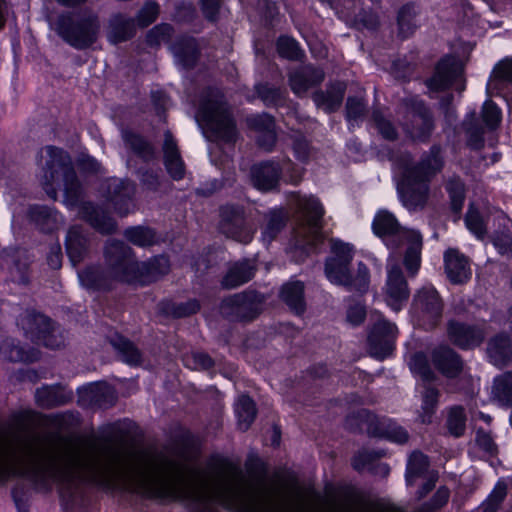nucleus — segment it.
<instances>
[{"label":"nucleus","mask_w":512,"mask_h":512,"mask_svg":"<svg viewBox=\"0 0 512 512\" xmlns=\"http://www.w3.org/2000/svg\"><path fill=\"white\" fill-rule=\"evenodd\" d=\"M481 117L489 130L496 129L501 121V112L491 101L487 100L482 107Z\"/></svg>","instance_id":"54"},{"label":"nucleus","mask_w":512,"mask_h":512,"mask_svg":"<svg viewBox=\"0 0 512 512\" xmlns=\"http://www.w3.org/2000/svg\"><path fill=\"white\" fill-rule=\"evenodd\" d=\"M507 494V486L503 483H498L487 500L483 503V512H496Z\"/></svg>","instance_id":"55"},{"label":"nucleus","mask_w":512,"mask_h":512,"mask_svg":"<svg viewBox=\"0 0 512 512\" xmlns=\"http://www.w3.org/2000/svg\"><path fill=\"white\" fill-rule=\"evenodd\" d=\"M110 342L112 346L119 352L121 359L124 362L130 365H136L140 363L141 354L139 350L134 346V344L128 339L120 335H115Z\"/></svg>","instance_id":"44"},{"label":"nucleus","mask_w":512,"mask_h":512,"mask_svg":"<svg viewBox=\"0 0 512 512\" xmlns=\"http://www.w3.org/2000/svg\"><path fill=\"white\" fill-rule=\"evenodd\" d=\"M266 298L255 290H245L225 297L219 306L222 317L229 321L250 322L263 311Z\"/></svg>","instance_id":"9"},{"label":"nucleus","mask_w":512,"mask_h":512,"mask_svg":"<svg viewBox=\"0 0 512 512\" xmlns=\"http://www.w3.org/2000/svg\"><path fill=\"white\" fill-rule=\"evenodd\" d=\"M405 120L402 123L406 133L415 140L426 139L433 128L432 118L422 101L406 99L403 101Z\"/></svg>","instance_id":"11"},{"label":"nucleus","mask_w":512,"mask_h":512,"mask_svg":"<svg viewBox=\"0 0 512 512\" xmlns=\"http://www.w3.org/2000/svg\"><path fill=\"white\" fill-rule=\"evenodd\" d=\"M111 261L116 265H122V269L116 270V276L123 282L150 284L165 276L170 271V261L164 255L155 256L147 261L138 262L130 247L121 241L110 248Z\"/></svg>","instance_id":"4"},{"label":"nucleus","mask_w":512,"mask_h":512,"mask_svg":"<svg viewBox=\"0 0 512 512\" xmlns=\"http://www.w3.org/2000/svg\"><path fill=\"white\" fill-rule=\"evenodd\" d=\"M159 14V5L156 2L149 1L138 12L136 20L140 27H147L153 23Z\"/></svg>","instance_id":"58"},{"label":"nucleus","mask_w":512,"mask_h":512,"mask_svg":"<svg viewBox=\"0 0 512 512\" xmlns=\"http://www.w3.org/2000/svg\"><path fill=\"white\" fill-rule=\"evenodd\" d=\"M462 73V62L454 56H446L439 61L433 77L427 84L433 90H444L460 78Z\"/></svg>","instance_id":"16"},{"label":"nucleus","mask_w":512,"mask_h":512,"mask_svg":"<svg viewBox=\"0 0 512 512\" xmlns=\"http://www.w3.org/2000/svg\"><path fill=\"white\" fill-rule=\"evenodd\" d=\"M439 391L433 387H427L423 393V414L421 421L423 423H430L431 417L435 411L438 403Z\"/></svg>","instance_id":"51"},{"label":"nucleus","mask_w":512,"mask_h":512,"mask_svg":"<svg viewBox=\"0 0 512 512\" xmlns=\"http://www.w3.org/2000/svg\"><path fill=\"white\" fill-rule=\"evenodd\" d=\"M331 251L333 256L327 261L350 264L353 259V247L339 240H331Z\"/></svg>","instance_id":"52"},{"label":"nucleus","mask_w":512,"mask_h":512,"mask_svg":"<svg viewBox=\"0 0 512 512\" xmlns=\"http://www.w3.org/2000/svg\"><path fill=\"white\" fill-rule=\"evenodd\" d=\"M220 229L227 237L241 243L250 242L254 234V230L245 221L243 208L233 205L221 208Z\"/></svg>","instance_id":"12"},{"label":"nucleus","mask_w":512,"mask_h":512,"mask_svg":"<svg viewBox=\"0 0 512 512\" xmlns=\"http://www.w3.org/2000/svg\"><path fill=\"white\" fill-rule=\"evenodd\" d=\"M432 362L437 370L448 378L458 376L463 370L460 356L448 346H439L432 351Z\"/></svg>","instance_id":"24"},{"label":"nucleus","mask_w":512,"mask_h":512,"mask_svg":"<svg viewBox=\"0 0 512 512\" xmlns=\"http://www.w3.org/2000/svg\"><path fill=\"white\" fill-rule=\"evenodd\" d=\"M349 265L350 264H344L341 262L326 261V277L334 284L346 287L351 286L352 276L350 274Z\"/></svg>","instance_id":"42"},{"label":"nucleus","mask_w":512,"mask_h":512,"mask_svg":"<svg viewBox=\"0 0 512 512\" xmlns=\"http://www.w3.org/2000/svg\"><path fill=\"white\" fill-rule=\"evenodd\" d=\"M66 251L73 265H77L88 254V239L78 226H73L66 237Z\"/></svg>","instance_id":"31"},{"label":"nucleus","mask_w":512,"mask_h":512,"mask_svg":"<svg viewBox=\"0 0 512 512\" xmlns=\"http://www.w3.org/2000/svg\"><path fill=\"white\" fill-rule=\"evenodd\" d=\"M447 334L450 341L461 349L477 347L485 338L482 327L454 320L448 322Z\"/></svg>","instance_id":"14"},{"label":"nucleus","mask_w":512,"mask_h":512,"mask_svg":"<svg viewBox=\"0 0 512 512\" xmlns=\"http://www.w3.org/2000/svg\"><path fill=\"white\" fill-rule=\"evenodd\" d=\"M372 229L381 238H391L388 245L393 248L407 244L404 265L411 275H415L421 262L422 236L420 233L401 227L395 216L387 210H380L375 215Z\"/></svg>","instance_id":"5"},{"label":"nucleus","mask_w":512,"mask_h":512,"mask_svg":"<svg viewBox=\"0 0 512 512\" xmlns=\"http://www.w3.org/2000/svg\"><path fill=\"white\" fill-rule=\"evenodd\" d=\"M446 190L451 199V207L455 213L462 210L465 200V186L458 177H452L446 184Z\"/></svg>","instance_id":"49"},{"label":"nucleus","mask_w":512,"mask_h":512,"mask_svg":"<svg viewBox=\"0 0 512 512\" xmlns=\"http://www.w3.org/2000/svg\"><path fill=\"white\" fill-rule=\"evenodd\" d=\"M34 321L39 326V339L42 341L44 346L51 349H57L63 345V340L55 335L51 321L48 317L44 315H36L34 317Z\"/></svg>","instance_id":"43"},{"label":"nucleus","mask_w":512,"mask_h":512,"mask_svg":"<svg viewBox=\"0 0 512 512\" xmlns=\"http://www.w3.org/2000/svg\"><path fill=\"white\" fill-rule=\"evenodd\" d=\"M492 396L501 405L512 406V372H506L494 380Z\"/></svg>","instance_id":"38"},{"label":"nucleus","mask_w":512,"mask_h":512,"mask_svg":"<svg viewBox=\"0 0 512 512\" xmlns=\"http://www.w3.org/2000/svg\"><path fill=\"white\" fill-rule=\"evenodd\" d=\"M0 269L8 270L11 280L26 284L28 282V257L25 250L7 248L0 253Z\"/></svg>","instance_id":"17"},{"label":"nucleus","mask_w":512,"mask_h":512,"mask_svg":"<svg viewBox=\"0 0 512 512\" xmlns=\"http://www.w3.org/2000/svg\"><path fill=\"white\" fill-rule=\"evenodd\" d=\"M512 83V59H503L498 62L490 76L488 87L500 89L505 84Z\"/></svg>","instance_id":"46"},{"label":"nucleus","mask_w":512,"mask_h":512,"mask_svg":"<svg viewBox=\"0 0 512 512\" xmlns=\"http://www.w3.org/2000/svg\"><path fill=\"white\" fill-rule=\"evenodd\" d=\"M256 266L250 260L244 259L229 264L225 275L221 280L224 289H235L249 282L255 275Z\"/></svg>","instance_id":"25"},{"label":"nucleus","mask_w":512,"mask_h":512,"mask_svg":"<svg viewBox=\"0 0 512 512\" xmlns=\"http://www.w3.org/2000/svg\"><path fill=\"white\" fill-rule=\"evenodd\" d=\"M100 28L98 15L88 9L62 13L53 24L55 32L78 50L92 46L98 40Z\"/></svg>","instance_id":"6"},{"label":"nucleus","mask_w":512,"mask_h":512,"mask_svg":"<svg viewBox=\"0 0 512 512\" xmlns=\"http://www.w3.org/2000/svg\"><path fill=\"white\" fill-rule=\"evenodd\" d=\"M385 287L386 300L393 310L399 311L403 302L409 297V289L401 268L396 264H389Z\"/></svg>","instance_id":"15"},{"label":"nucleus","mask_w":512,"mask_h":512,"mask_svg":"<svg viewBox=\"0 0 512 512\" xmlns=\"http://www.w3.org/2000/svg\"><path fill=\"white\" fill-rule=\"evenodd\" d=\"M164 165L174 180H181L185 175V164L182 160L177 141L170 130L164 132L162 145Z\"/></svg>","instance_id":"22"},{"label":"nucleus","mask_w":512,"mask_h":512,"mask_svg":"<svg viewBox=\"0 0 512 512\" xmlns=\"http://www.w3.org/2000/svg\"><path fill=\"white\" fill-rule=\"evenodd\" d=\"M487 353L491 362L502 368L512 360L511 340L506 334H499L492 338L487 347Z\"/></svg>","instance_id":"29"},{"label":"nucleus","mask_w":512,"mask_h":512,"mask_svg":"<svg viewBox=\"0 0 512 512\" xmlns=\"http://www.w3.org/2000/svg\"><path fill=\"white\" fill-rule=\"evenodd\" d=\"M70 396H67L62 387L43 386L36 390L35 399L37 404L42 408H52L66 403Z\"/></svg>","instance_id":"34"},{"label":"nucleus","mask_w":512,"mask_h":512,"mask_svg":"<svg viewBox=\"0 0 512 512\" xmlns=\"http://www.w3.org/2000/svg\"><path fill=\"white\" fill-rule=\"evenodd\" d=\"M373 121L379 133L387 140H394L397 137V132L390 120L380 111L373 112Z\"/></svg>","instance_id":"57"},{"label":"nucleus","mask_w":512,"mask_h":512,"mask_svg":"<svg viewBox=\"0 0 512 512\" xmlns=\"http://www.w3.org/2000/svg\"><path fill=\"white\" fill-rule=\"evenodd\" d=\"M389 420H379L367 410H360L347 418L346 424L350 429H359L369 436L383 437Z\"/></svg>","instance_id":"27"},{"label":"nucleus","mask_w":512,"mask_h":512,"mask_svg":"<svg viewBox=\"0 0 512 512\" xmlns=\"http://www.w3.org/2000/svg\"><path fill=\"white\" fill-rule=\"evenodd\" d=\"M31 220L44 232L52 231L57 224V213L45 206H33L29 210Z\"/></svg>","instance_id":"40"},{"label":"nucleus","mask_w":512,"mask_h":512,"mask_svg":"<svg viewBox=\"0 0 512 512\" xmlns=\"http://www.w3.org/2000/svg\"><path fill=\"white\" fill-rule=\"evenodd\" d=\"M235 413L238 419V428L241 431H247L257 414L254 401L247 395L240 396L235 404Z\"/></svg>","instance_id":"35"},{"label":"nucleus","mask_w":512,"mask_h":512,"mask_svg":"<svg viewBox=\"0 0 512 512\" xmlns=\"http://www.w3.org/2000/svg\"><path fill=\"white\" fill-rule=\"evenodd\" d=\"M0 356L10 362H33L40 357L38 350H25L13 338H5L0 342Z\"/></svg>","instance_id":"30"},{"label":"nucleus","mask_w":512,"mask_h":512,"mask_svg":"<svg viewBox=\"0 0 512 512\" xmlns=\"http://www.w3.org/2000/svg\"><path fill=\"white\" fill-rule=\"evenodd\" d=\"M446 426L448 432L454 437H460L466 429V414L461 406H453L449 409Z\"/></svg>","instance_id":"47"},{"label":"nucleus","mask_w":512,"mask_h":512,"mask_svg":"<svg viewBox=\"0 0 512 512\" xmlns=\"http://www.w3.org/2000/svg\"><path fill=\"white\" fill-rule=\"evenodd\" d=\"M410 368L424 381L430 382L435 379V373L430 368L427 357L423 353H415L411 357Z\"/></svg>","instance_id":"50"},{"label":"nucleus","mask_w":512,"mask_h":512,"mask_svg":"<svg viewBox=\"0 0 512 512\" xmlns=\"http://www.w3.org/2000/svg\"><path fill=\"white\" fill-rule=\"evenodd\" d=\"M46 150L49 155L45 170V190L47 194L56 199L57 191L52 185L62 186L66 205L75 207L80 204L79 214L81 218L103 234L112 233L116 229V223L112 217L102 208L96 207L92 203H81V184L68 153L54 146H48Z\"/></svg>","instance_id":"2"},{"label":"nucleus","mask_w":512,"mask_h":512,"mask_svg":"<svg viewBox=\"0 0 512 512\" xmlns=\"http://www.w3.org/2000/svg\"><path fill=\"white\" fill-rule=\"evenodd\" d=\"M366 104L362 97H348L346 102V117L348 121H356L364 116Z\"/></svg>","instance_id":"59"},{"label":"nucleus","mask_w":512,"mask_h":512,"mask_svg":"<svg viewBox=\"0 0 512 512\" xmlns=\"http://www.w3.org/2000/svg\"><path fill=\"white\" fill-rule=\"evenodd\" d=\"M247 125L258 134L275 128L273 118L268 114L253 115L247 118Z\"/></svg>","instance_id":"61"},{"label":"nucleus","mask_w":512,"mask_h":512,"mask_svg":"<svg viewBox=\"0 0 512 512\" xmlns=\"http://www.w3.org/2000/svg\"><path fill=\"white\" fill-rule=\"evenodd\" d=\"M197 121L210 140L234 142L237 137L235 122L227 108L223 95L211 93L202 102Z\"/></svg>","instance_id":"8"},{"label":"nucleus","mask_w":512,"mask_h":512,"mask_svg":"<svg viewBox=\"0 0 512 512\" xmlns=\"http://www.w3.org/2000/svg\"><path fill=\"white\" fill-rule=\"evenodd\" d=\"M280 297L296 314H302L305 311L304 285L302 282L291 281L283 285Z\"/></svg>","instance_id":"33"},{"label":"nucleus","mask_w":512,"mask_h":512,"mask_svg":"<svg viewBox=\"0 0 512 512\" xmlns=\"http://www.w3.org/2000/svg\"><path fill=\"white\" fill-rule=\"evenodd\" d=\"M277 51L283 58L298 60L301 56V50L297 42L287 36H282L277 41Z\"/></svg>","instance_id":"53"},{"label":"nucleus","mask_w":512,"mask_h":512,"mask_svg":"<svg viewBox=\"0 0 512 512\" xmlns=\"http://www.w3.org/2000/svg\"><path fill=\"white\" fill-rule=\"evenodd\" d=\"M345 85L341 82L331 85L326 92L317 91L313 94L315 104L326 112L337 110L343 100Z\"/></svg>","instance_id":"32"},{"label":"nucleus","mask_w":512,"mask_h":512,"mask_svg":"<svg viewBox=\"0 0 512 512\" xmlns=\"http://www.w3.org/2000/svg\"><path fill=\"white\" fill-rule=\"evenodd\" d=\"M287 216L281 210H274L265 216L262 228V239L266 243L272 242L280 231L286 226Z\"/></svg>","instance_id":"36"},{"label":"nucleus","mask_w":512,"mask_h":512,"mask_svg":"<svg viewBox=\"0 0 512 512\" xmlns=\"http://www.w3.org/2000/svg\"><path fill=\"white\" fill-rule=\"evenodd\" d=\"M417 11L412 4H406L400 8L397 16L398 33L402 38H407L417 28Z\"/></svg>","instance_id":"41"},{"label":"nucleus","mask_w":512,"mask_h":512,"mask_svg":"<svg viewBox=\"0 0 512 512\" xmlns=\"http://www.w3.org/2000/svg\"><path fill=\"white\" fill-rule=\"evenodd\" d=\"M445 272L453 284H463L471 277V268L465 255L456 249H448L444 255Z\"/></svg>","instance_id":"23"},{"label":"nucleus","mask_w":512,"mask_h":512,"mask_svg":"<svg viewBox=\"0 0 512 512\" xmlns=\"http://www.w3.org/2000/svg\"><path fill=\"white\" fill-rule=\"evenodd\" d=\"M392 160L402 170L398 192L403 205L409 210L423 209L429 199V182L443 167L440 148L434 146L419 163L413 164L411 155L401 152Z\"/></svg>","instance_id":"3"},{"label":"nucleus","mask_w":512,"mask_h":512,"mask_svg":"<svg viewBox=\"0 0 512 512\" xmlns=\"http://www.w3.org/2000/svg\"><path fill=\"white\" fill-rule=\"evenodd\" d=\"M324 71L312 65H305L291 71L288 82L294 94L301 96L324 80Z\"/></svg>","instance_id":"19"},{"label":"nucleus","mask_w":512,"mask_h":512,"mask_svg":"<svg viewBox=\"0 0 512 512\" xmlns=\"http://www.w3.org/2000/svg\"><path fill=\"white\" fill-rule=\"evenodd\" d=\"M384 456L383 451H367L358 452L352 459V466L357 471H362L365 467L376 459Z\"/></svg>","instance_id":"64"},{"label":"nucleus","mask_w":512,"mask_h":512,"mask_svg":"<svg viewBox=\"0 0 512 512\" xmlns=\"http://www.w3.org/2000/svg\"><path fill=\"white\" fill-rule=\"evenodd\" d=\"M175 56L181 64L190 68L193 67L198 59V48L194 38H185L173 46Z\"/></svg>","instance_id":"37"},{"label":"nucleus","mask_w":512,"mask_h":512,"mask_svg":"<svg viewBox=\"0 0 512 512\" xmlns=\"http://www.w3.org/2000/svg\"><path fill=\"white\" fill-rule=\"evenodd\" d=\"M484 129L476 122L466 124L467 144L470 148L479 150L484 146Z\"/></svg>","instance_id":"56"},{"label":"nucleus","mask_w":512,"mask_h":512,"mask_svg":"<svg viewBox=\"0 0 512 512\" xmlns=\"http://www.w3.org/2000/svg\"><path fill=\"white\" fill-rule=\"evenodd\" d=\"M292 198L301 213L300 221L294 231L295 252L307 253L324 239L322 217L324 209L313 196H301L293 193Z\"/></svg>","instance_id":"7"},{"label":"nucleus","mask_w":512,"mask_h":512,"mask_svg":"<svg viewBox=\"0 0 512 512\" xmlns=\"http://www.w3.org/2000/svg\"><path fill=\"white\" fill-rule=\"evenodd\" d=\"M256 92L259 98L266 105H274L282 100L281 90L278 88L270 87L268 84L257 85Z\"/></svg>","instance_id":"63"},{"label":"nucleus","mask_w":512,"mask_h":512,"mask_svg":"<svg viewBox=\"0 0 512 512\" xmlns=\"http://www.w3.org/2000/svg\"><path fill=\"white\" fill-rule=\"evenodd\" d=\"M467 228L478 238H482L486 234L485 225L479 212L470 207L465 218Z\"/></svg>","instance_id":"60"},{"label":"nucleus","mask_w":512,"mask_h":512,"mask_svg":"<svg viewBox=\"0 0 512 512\" xmlns=\"http://www.w3.org/2000/svg\"><path fill=\"white\" fill-rule=\"evenodd\" d=\"M114 244H121L118 240H109L105 248V259L107 268L104 270L97 266H89L78 272V277L82 286L92 290H108L116 281L123 280L116 276V270L122 269V265H116L111 261V249ZM112 254H114L112 252Z\"/></svg>","instance_id":"10"},{"label":"nucleus","mask_w":512,"mask_h":512,"mask_svg":"<svg viewBox=\"0 0 512 512\" xmlns=\"http://www.w3.org/2000/svg\"><path fill=\"white\" fill-rule=\"evenodd\" d=\"M134 193L135 187L129 181L114 179L108 184L109 201L120 216H126L134 210Z\"/></svg>","instance_id":"21"},{"label":"nucleus","mask_w":512,"mask_h":512,"mask_svg":"<svg viewBox=\"0 0 512 512\" xmlns=\"http://www.w3.org/2000/svg\"><path fill=\"white\" fill-rule=\"evenodd\" d=\"M124 236L132 244L139 247H150L157 243V237L151 228L137 226L125 230Z\"/></svg>","instance_id":"45"},{"label":"nucleus","mask_w":512,"mask_h":512,"mask_svg":"<svg viewBox=\"0 0 512 512\" xmlns=\"http://www.w3.org/2000/svg\"><path fill=\"white\" fill-rule=\"evenodd\" d=\"M414 306L423 319L435 325L442 315L443 304L438 292L431 286H424L414 296Z\"/></svg>","instance_id":"18"},{"label":"nucleus","mask_w":512,"mask_h":512,"mask_svg":"<svg viewBox=\"0 0 512 512\" xmlns=\"http://www.w3.org/2000/svg\"><path fill=\"white\" fill-rule=\"evenodd\" d=\"M123 139L126 145L145 161L154 159L155 150L153 146L141 136L130 131H124Z\"/></svg>","instance_id":"39"},{"label":"nucleus","mask_w":512,"mask_h":512,"mask_svg":"<svg viewBox=\"0 0 512 512\" xmlns=\"http://www.w3.org/2000/svg\"><path fill=\"white\" fill-rule=\"evenodd\" d=\"M281 174L278 163L265 161L251 167L250 179L256 189L267 192L277 188Z\"/></svg>","instance_id":"20"},{"label":"nucleus","mask_w":512,"mask_h":512,"mask_svg":"<svg viewBox=\"0 0 512 512\" xmlns=\"http://www.w3.org/2000/svg\"><path fill=\"white\" fill-rule=\"evenodd\" d=\"M397 333L398 330L394 324L384 319H378L368 336L371 354L378 358H384L390 354Z\"/></svg>","instance_id":"13"},{"label":"nucleus","mask_w":512,"mask_h":512,"mask_svg":"<svg viewBox=\"0 0 512 512\" xmlns=\"http://www.w3.org/2000/svg\"><path fill=\"white\" fill-rule=\"evenodd\" d=\"M172 33V27L168 24H161L151 29L146 37L147 43L150 46H158L162 42L168 40Z\"/></svg>","instance_id":"62"},{"label":"nucleus","mask_w":512,"mask_h":512,"mask_svg":"<svg viewBox=\"0 0 512 512\" xmlns=\"http://www.w3.org/2000/svg\"><path fill=\"white\" fill-rule=\"evenodd\" d=\"M135 34V21L124 14H114L108 24V39L117 44L132 38Z\"/></svg>","instance_id":"28"},{"label":"nucleus","mask_w":512,"mask_h":512,"mask_svg":"<svg viewBox=\"0 0 512 512\" xmlns=\"http://www.w3.org/2000/svg\"><path fill=\"white\" fill-rule=\"evenodd\" d=\"M428 458L421 452H413L408 461L406 481L409 485L414 483V480L421 476L428 468Z\"/></svg>","instance_id":"48"},{"label":"nucleus","mask_w":512,"mask_h":512,"mask_svg":"<svg viewBox=\"0 0 512 512\" xmlns=\"http://www.w3.org/2000/svg\"><path fill=\"white\" fill-rule=\"evenodd\" d=\"M125 436L121 422L110 423V487L123 486L148 497L187 502L190 512H218L217 504L233 512H325L322 497L298 491L285 500L280 488L259 478L250 486L242 469L223 465L214 479L205 469L190 467L164 453H146L113 441ZM330 512H379L350 503Z\"/></svg>","instance_id":"1"},{"label":"nucleus","mask_w":512,"mask_h":512,"mask_svg":"<svg viewBox=\"0 0 512 512\" xmlns=\"http://www.w3.org/2000/svg\"><path fill=\"white\" fill-rule=\"evenodd\" d=\"M115 390L107 383H94L80 392V400L84 405L106 408L116 402Z\"/></svg>","instance_id":"26"}]
</instances>
